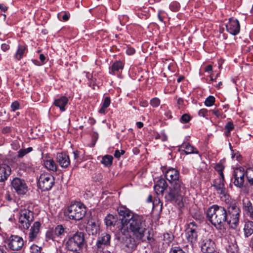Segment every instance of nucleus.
I'll use <instances>...</instances> for the list:
<instances>
[{"instance_id":"a18cd8bd","label":"nucleus","mask_w":253,"mask_h":253,"mask_svg":"<svg viewBox=\"0 0 253 253\" xmlns=\"http://www.w3.org/2000/svg\"><path fill=\"white\" fill-rule=\"evenodd\" d=\"M160 104V100L157 97H154L150 100V104L153 107H157Z\"/></svg>"},{"instance_id":"e433bc0d","label":"nucleus","mask_w":253,"mask_h":253,"mask_svg":"<svg viewBox=\"0 0 253 253\" xmlns=\"http://www.w3.org/2000/svg\"><path fill=\"white\" fill-rule=\"evenodd\" d=\"M234 128V126L232 122H228L226 123L225 126V129L226 131L225 132V134L226 136H228L230 132Z\"/></svg>"},{"instance_id":"a878e982","label":"nucleus","mask_w":253,"mask_h":253,"mask_svg":"<svg viewBox=\"0 0 253 253\" xmlns=\"http://www.w3.org/2000/svg\"><path fill=\"white\" fill-rule=\"evenodd\" d=\"M104 221L107 227L114 226L118 221V216L116 215L108 214L105 217Z\"/></svg>"},{"instance_id":"6e6552de","label":"nucleus","mask_w":253,"mask_h":253,"mask_svg":"<svg viewBox=\"0 0 253 253\" xmlns=\"http://www.w3.org/2000/svg\"><path fill=\"white\" fill-rule=\"evenodd\" d=\"M118 238L120 241L122 248L127 253H131L136 249L138 243L130 235H122Z\"/></svg>"},{"instance_id":"37998d69","label":"nucleus","mask_w":253,"mask_h":253,"mask_svg":"<svg viewBox=\"0 0 253 253\" xmlns=\"http://www.w3.org/2000/svg\"><path fill=\"white\" fill-rule=\"evenodd\" d=\"M180 8V4L177 1H173L169 4L170 9L174 12H176L179 10Z\"/></svg>"},{"instance_id":"6ab92c4d","label":"nucleus","mask_w":253,"mask_h":253,"mask_svg":"<svg viewBox=\"0 0 253 253\" xmlns=\"http://www.w3.org/2000/svg\"><path fill=\"white\" fill-rule=\"evenodd\" d=\"M111 236L107 233H104L98 237L96 242V246L98 249L102 248L103 246H108L110 245Z\"/></svg>"},{"instance_id":"ddd939ff","label":"nucleus","mask_w":253,"mask_h":253,"mask_svg":"<svg viewBox=\"0 0 253 253\" xmlns=\"http://www.w3.org/2000/svg\"><path fill=\"white\" fill-rule=\"evenodd\" d=\"M246 172L242 168L236 169L233 173L234 178V184L237 187L241 188L244 186L245 175Z\"/></svg>"},{"instance_id":"e2e57ef3","label":"nucleus","mask_w":253,"mask_h":253,"mask_svg":"<svg viewBox=\"0 0 253 253\" xmlns=\"http://www.w3.org/2000/svg\"><path fill=\"white\" fill-rule=\"evenodd\" d=\"M0 9L3 12L6 11L7 10V7L4 4L0 3Z\"/></svg>"},{"instance_id":"bb28decb","label":"nucleus","mask_w":253,"mask_h":253,"mask_svg":"<svg viewBox=\"0 0 253 253\" xmlns=\"http://www.w3.org/2000/svg\"><path fill=\"white\" fill-rule=\"evenodd\" d=\"M226 250L228 253H237L239 251V248L237 242L235 239H231L226 247Z\"/></svg>"},{"instance_id":"c85d7f7f","label":"nucleus","mask_w":253,"mask_h":253,"mask_svg":"<svg viewBox=\"0 0 253 253\" xmlns=\"http://www.w3.org/2000/svg\"><path fill=\"white\" fill-rule=\"evenodd\" d=\"M244 236L248 238L253 234V222L248 221L244 225L243 229Z\"/></svg>"},{"instance_id":"9b49d317","label":"nucleus","mask_w":253,"mask_h":253,"mask_svg":"<svg viewBox=\"0 0 253 253\" xmlns=\"http://www.w3.org/2000/svg\"><path fill=\"white\" fill-rule=\"evenodd\" d=\"M213 186L217 193L219 194L221 200L226 202L228 199L229 196L226 192L224 177H219L215 179Z\"/></svg>"},{"instance_id":"338daca9","label":"nucleus","mask_w":253,"mask_h":253,"mask_svg":"<svg viewBox=\"0 0 253 253\" xmlns=\"http://www.w3.org/2000/svg\"><path fill=\"white\" fill-rule=\"evenodd\" d=\"M136 126L138 128H140L143 127V124L141 122H138L136 123Z\"/></svg>"},{"instance_id":"393cba45","label":"nucleus","mask_w":253,"mask_h":253,"mask_svg":"<svg viewBox=\"0 0 253 253\" xmlns=\"http://www.w3.org/2000/svg\"><path fill=\"white\" fill-rule=\"evenodd\" d=\"M43 165L48 170L56 171L57 166L54 161L50 158L43 159Z\"/></svg>"},{"instance_id":"f8f14e48","label":"nucleus","mask_w":253,"mask_h":253,"mask_svg":"<svg viewBox=\"0 0 253 253\" xmlns=\"http://www.w3.org/2000/svg\"><path fill=\"white\" fill-rule=\"evenodd\" d=\"M11 184L15 192L19 195L26 194L28 190V186L25 181L20 178H14Z\"/></svg>"},{"instance_id":"bf43d9fd","label":"nucleus","mask_w":253,"mask_h":253,"mask_svg":"<svg viewBox=\"0 0 253 253\" xmlns=\"http://www.w3.org/2000/svg\"><path fill=\"white\" fill-rule=\"evenodd\" d=\"M73 154H74V158L75 160H77V159L79 158V155H80V152L78 151H74L73 152Z\"/></svg>"},{"instance_id":"8fccbe9b","label":"nucleus","mask_w":253,"mask_h":253,"mask_svg":"<svg viewBox=\"0 0 253 253\" xmlns=\"http://www.w3.org/2000/svg\"><path fill=\"white\" fill-rule=\"evenodd\" d=\"M167 13L164 10H160L158 14V17L161 22H164V19L166 17Z\"/></svg>"},{"instance_id":"79ce46f5","label":"nucleus","mask_w":253,"mask_h":253,"mask_svg":"<svg viewBox=\"0 0 253 253\" xmlns=\"http://www.w3.org/2000/svg\"><path fill=\"white\" fill-rule=\"evenodd\" d=\"M46 238L48 240H52L53 241L56 240L57 238L56 235H54V229L48 231L46 233Z\"/></svg>"},{"instance_id":"6e6d98bb","label":"nucleus","mask_w":253,"mask_h":253,"mask_svg":"<svg viewBox=\"0 0 253 253\" xmlns=\"http://www.w3.org/2000/svg\"><path fill=\"white\" fill-rule=\"evenodd\" d=\"M9 48H10V46H9V44L7 43H3L1 45V48L4 51H5L8 50L9 49Z\"/></svg>"},{"instance_id":"c756f323","label":"nucleus","mask_w":253,"mask_h":253,"mask_svg":"<svg viewBox=\"0 0 253 253\" xmlns=\"http://www.w3.org/2000/svg\"><path fill=\"white\" fill-rule=\"evenodd\" d=\"M243 211L245 214L248 216L253 209L252 204L248 199L243 200Z\"/></svg>"},{"instance_id":"412c9836","label":"nucleus","mask_w":253,"mask_h":253,"mask_svg":"<svg viewBox=\"0 0 253 253\" xmlns=\"http://www.w3.org/2000/svg\"><path fill=\"white\" fill-rule=\"evenodd\" d=\"M41 224L39 221H36L31 226L29 233V241H33L37 237L40 230Z\"/></svg>"},{"instance_id":"c03bdc74","label":"nucleus","mask_w":253,"mask_h":253,"mask_svg":"<svg viewBox=\"0 0 253 253\" xmlns=\"http://www.w3.org/2000/svg\"><path fill=\"white\" fill-rule=\"evenodd\" d=\"M249 174H253V169L252 168H249L247 169L246 172V175L247 177V178L249 182V183L251 185H253V178L250 177L249 176Z\"/></svg>"},{"instance_id":"cd10ccee","label":"nucleus","mask_w":253,"mask_h":253,"mask_svg":"<svg viewBox=\"0 0 253 253\" xmlns=\"http://www.w3.org/2000/svg\"><path fill=\"white\" fill-rule=\"evenodd\" d=\"M181 149H183V151L186 154L195 153L198 154L199 151L188 143H184L181 145Z\"/></svg>"},{"instance_id":"4c0bfd02","label":"nucleus","mask_w":253,"mask_h":253,"mask_svg":"<svg viewBox=\"0 0 253 253\" xmlns=\"http://www.w3.org/2000/svg\"><path fill=\"white\" fill-rule=\"evenodd\" d=\"M33 151V148L32 147H28L26 149H22L19 150L18 152V155L17 157L18 158H22L26 154H28L29 153Z\"/></svg>"},{"instance_id":"0e129e2a","label":"nucleus","mask_w":253,"mask_h":253,"mask_svg":"<svg viewBox=\"0 0 253 253\" xmlns=\"http://www.w3.org/2000/svg\"><path fill=\"white\" fill-rule=\"evenodd\" d=\"M40 59L42 63H43L45 60V57L43 54L40 55Z\"/></svg>"},{"instance_id":"13d9d810","label":"nucleus","mask_w":253,"mask_h":253,"mask_svg":"<svg viewBox=\"0 0 253 253\" xmlns=\"http://www.w3.org/2000/svg\"><path fill=\"white\" fill-rule=\"evenodd\" d=\"M11 129L10 127L6 126L2 129V131L3 133H9L11 131Z\"/></svg>"},{"instance_id":"aec40b11","label":"nucleus","mask_w":253,"mask_h":253,"mask_svg":"<svg viewBox=\"0 0 253 253\" xmlns=\"http://www.w3.org/2000/svg\"><path fill=\"white\" fill-rule=\"evenodd\" d=\"M11 172L10 167L5 164H0V182L7 180Z\"/></svg>"},{"instance_id":"423d86ee","label":"nucleus","mask_w":253,"mask_h":253,"mask_svg":"<svg viewBox=\"0 0 253 253\" xmlns=\"http://www.w3.org/2000/svg\"><path fill=\"white\" fill-rule=\"evenodd\" d=\"M18 226L23 230H27L34 221V212L25 208L20 210L18 213Z\"/></svg>"},{"instance_id":"72a5a7b5","label":"nucleus","mask_w":253,"mask_h":253,"mask_svg":"<svg viewBox=\"0 0 253 253\" xmlns=\"http://www.w3.org/2000/svg\"><path fill=\"white\" fill-rule=\"evenodd\" d=\"M88 228H90L92 231V234L96 233L99 229V224L98 221H89L88 223Z\"/></svg>"},{"instance_id":"4d7b16f0","label":"nucleus","mask_w":253,"mask_h":253,"mask_svg":"<svg viewBox=\"0 0 253 253\" xmlns=\"http://www.w3.org/2000/svg\"><path fill=\"white\" fill-rule=\"evenodd\" d=\"M135 52V49L132 47H128L126 50V53L128 55H132Z\"/></svg>"},{"instance_id":"3c124183","label":"nucleus","mask_w":253,"mask_h":253,"mask_svg":"<svg viewBox=\"0 0 253 253\" xmlns=\"http://www.w3.org/2000/svg\"><path fill=\"white\" fill-rule=\"evenodd\" d=\"M31 253H41V248L36 245H33L31 247Z\"/></svg>"},{"instance_id":"774afa93","label":"nucleus","mask_w":253,"mask_h":253,"mask_svg":"<svg viewBox=\"0 0 253 253\" xmlns=\"http://www.w3.org/2000/svg\"><path fill=\"white\" fill-rule=\"evenodd\" d=\"M160 139L162 140L163 141H165L167 140V137L165 135H161V136L160 137Z\"/></svg>"},{"instance_id":"f03ea898","label":"nucleus","mask_w":253,"mask_h":253,"mask_svg":"<svg viewBox=\"0 0 253 253\" xmlns=\"http://www.w3.org/2000/svg\"><path fill=\"white\" fill-rule=\"evenodd\" d=\"M165 177L172 186L165 195L166 199L170 202H179L185 192V188L179 179V171L174 168H169L166 170Z\"/></svg>"},{"instance_id":"f3484780","label":"nucleus","mask_w":253,"mask_h":253,"mask_svg":"<svg viewBox=\"0 0 253 253\" xmlns=\"http://www.w3.org/2000/svg\"><path fill=\"white\" fill-rule=\"evenodd\" d=\"M57 161L60 166L63 168H66L70 164V160L68 155L63 153H58L56 155Z\"/></svg>"},{"instance_id":"49530a36","label":"nucleus","mask_w":253,"mask_h":253,"mask_svg":"<svg viewBox=\"0 0 253 253\" xmlns=\"http://www.w3.org/2000/svg\"><path fill=\"white\" fill-rule=\"evenodd\" d=\"M230 148L232 152L231 158L233 160L236 157V160L238 161H240L241 155L239 154L238 152H234V150L232 149L231 144L229 143Z\"/></svg>"},{"instance_id":"0eeeda50","label":"nucleus","mask_w":253,"mask_h":253,"mask_svg":"<svg viewBox=\"0 0 253 253\" xmlns=\"http://www.w3.org/2000/svg\"><path fill=\"white\" fill-rule=\"evenodd\" d=\"M84 235L82 232H77L66 242V248L71 251H77L84 245Z\"/></svg>"},{"instance_id":"ea45409f","label":"nucleus","mask_w":253,"mask_h":253,"mask_svg":"<svg viewBox=\"0 0 253 253\" xmlns=\"http://www.w3.org/2000/svg\"><path fill=\"white\" fill-rule=\"evenodd\" d=\"M69 17L70 13L67 12L63 11L58 14V18L60 20L67 21L68 20Z\"/></svg>"},{"instance_id":"c9c22d12","label":"nucleus","mask_w":253,"mask_h":253,"mask_svg":"<svg viewBox=\"0 0 253 253\" xmlns=\"http://www.w3.org/2000/svg\"><path fill=\"white\" fill-rule=\"evenodd\" d=\"M174 239V236L171 233H166L163 235V240L166 244H169Z\"/></svg>"},{"instance_id":"69168bd1","label":"nucleus","mask_w":253,"mask_h":253,"mask_svg":"<svg viewBox=\"0 0 253 253\" xmlns=\"http://www.w3.org/2000/svg\"><path fill=\"white\" fill-rule=\"evenodd\" d=\"M184 100L182 98H179L177 100V103L178 105H181L183 104Z\"/></svg>"},{"instance_id":"7c9ffc66","label":"nucleus","mask_w":253,"mask_h":253,"mask_svg":"<svg viewBox=\"0 0 253 253\" xmlns=\"http://www.w3.org/2000/svg\"><path fill=\"white\" fill-rule=\"evenodd\" d=\"M110 104V98L109 97H105L101 107L99 110L98 112L100 114H104L106 112V109L109 106Z\"/></svg>"},{"instance_id":"dca6fc26","label":"nucleus","mask_w":253,"mask_h":253,"mask_svg":"<svg viewBox=\"0 0 253 253\" xmlns=\"http://www.w3.org/2000/svg\"><path fill=\"white\" fill-rule=\"evenodd\" d=\"M201 248L203 253H218L215 251L214 242L209 239H205L201 242Z\"/></svg>"},{"instance_id":"a211bd4d","label":"nucleus","mask_w":253,"mask_h":253,"mask_svg":"<svg viewBox=\"0 0 253 253\" xmlns=\"http://www.w3.org/2000/svg\"><path fill=\"white\" fill-rule=\"evenodd\" d=\"M28 49L27 46L24 44H18L15 53L14 58L16 61L20 60L23 57L26 56Z\"/></svg>"},{"instance_id":"a19ab883","label":"nucleus","mask_w":253,"mask_h":253,"mask_svg":"<svg viewBox=\"0 0 253 253\" xmlns=\"http://www.w3.org/2000/svg\"><path fill=\"white\" fill-rule=\"evenodd\" d=\"M214 102L215 97L213 96L210 95L206 99L205 104L206 106L210 107L213 105Z\"/></svg>"},{"instance_id":"09e8293b","label":"nucleus","mask_w":253,"mask_h":253,"mask_svg":"<svg viewBox=\"0 0 253 253\" xmlns=\"http://www.w3.org/2000/svg\"><path fill=\"white\" fill-rule=\"evenodd\" d=\"M190 116L187 114H185L180 118V121L183 123H187L190 120Z\"/></svg>"},{"instance_id":"9d476101","label":"nucleus","mask_w":253,"mask_h":253,"mask_svg":"<svg viewBox=\"0 0 253 253\" xmlns=\"http://www.w3.org/2000/svg\"><path fill=\"white\" fill-rule=\"evenodd\" d=\"M198 225L195 222H190L187 225L185 230L186 237L188 241L192 244L197 241Z\"/></svg>"},{"instance_id":"7ed1b4c3","label":"nucleus","mask_w":253,"mask_h":253,"mask_svg":"<svg viewBox=\"0 0 253 253\" xmlns=\"http://www.w3.org/2000/svg\"><path fill=\"white\" fill-rule=\"evenodd\" d=\"M206 217L216 228L217 226L221 227L225 222L227 223L226 209L217 205L208 208L206 211Z\"/></svg>"},{"instance_id":"2f4dec72","label":"nucleus","mask_w":253,"mask_h":253,"mask_svg":"<svg viewBox=\"0 0 253 253\" xmlns=\"http://www.w3.org/2000/svg\"><path fill=\"white\" fill-rule=\"evenodd\" d=\"M54 230V235H56L57 238H61L64 235L65 233L66 232L65 229L61 225H57Z\"/></svg>"},{"instance_id":"39448f33","label":"nucleus","mask_w":253,"mask_h":253,"mask_svg":"<svg viewBox=\"0 0 253 253\" xmlns=\"http://www.w3.org/2000/svg\"><path fill=\"white\" fill-rule=\"evenodd\" d=\"M227 224L230 228L236 229L239 223V217L241 211L235 203H231L227 207Z\"/></svg>"},{"instance_id":"052dcab7","label":"nucleus","mask_w":253,"mask_h":253,"mask_svg":"<svg viewBox=\"0 0 253 253\" xmlns=\"http://www.w3.org/2000/svg\"><path fill=\"white\" fill-rule=\"evenodd\" d=\"M212 70V67L211 65H208L205 68V71L206 72H209L211 71Z\"/></svg>"},{"instance_id":"680f3d73","label":"nucleus","mask_w":253,"mask_h":253,"mask_svg":"<svg viewBox=\"0 0 253 253\" xmlns=\"http://www.w3.org/2000/svg\"><path fill=\"white\" fill-rule=\"evenodd\" d=\"M212 112L217 117H219L220 116V113L218 110H213L212 111Z\"/></svg>"},{"instance_id":"2eb2a0df","label":"nucleus","mask_w":253,"mask_h":253,"mask_svg":"<svg viewBox=\"0 0 253 253\" xmlns=\"http://www.w3.org/2000/svg\"><path fill=\"white\" fill-rule=\"evenodd\" d=\"M226 31L232 35H237L240 30V26L238 20L233 18L229 19L226 24Z\"/></svg>"},{"instance_id":"20e7f679","label":"nucleus","mask_w":253,"mask_h":253,"mask_svg":"<svg viewBox=\"0 0 253 253\" xmlns=\"http://www.w3.org/2000/svg\"><path fill=\"white\" fill-rule=\"evenodd\" d=\"M86 212V208L84 204L77 202L71 204L65 213L70 219L79 220L85 216Z\"/></svg>"},{"instance_id":"473e14b6","label":"nucleus","mask_w":253,"mask_h":253,"mask_svg":"<svg viewBox=\"0 0 253 253\" xmlns=\"http://www.w3.org/2000/svg\"><path fill=\"white\" fill-rule=\"evenodd\" d=\"M20 167L21 169L28 172L34 171V165L30 162L22 163L20 164Z\"/></svg>"},{"instance_id":"4468645a","label":"nucleus","mask_w":253,"mask_h":253,"mask_svg":"<svg viewBox=\"0 0 253 253\" xmlns=\"http://www.w3.org/2000/svg\"><path fill=\"white\" fill-rule=\"evenodd\" d=\"M24 245L23 239L17 235H11L8 240L7 246L13 251H18L21 249Z\"/></svg>"},{"instance_id":"58836bf2","label":"nucleus","mask_w":253,"mask_h":253,"mask_svg":"<svg viewBox=\"0 0 253 253\" xmlns=\"http://www.w3.org/2000/svg\"><path fill=\"white\" fill-rule=\"evenodd\" d=\"M215 170L218 172L219 177H224L223 170L224 169V166L221 163L217 164L214 167Z\"/></svg>"},{"instance_id":"b1692460","label":"nucleus","mask_w":253,"mask_h":253,"mask_svg":"<svg viewBox=\"0 0 253 253\" xmlns=\"http://www.w3.org/2000/svg\"><path fill=\"white\" fill-rule=\"evenodd\" d=\"M124 67V63L120 60L116 61L113 63L110 67L109 73L112 75H116L121 72Z\"/></svg>"},{"instance_id":"de8ad7c7","label":"nucleus","mask_w":253,"mask_h":253,"mask_svg":"<svg viewBox=\"0 0 253 253\" xmlns=\"http://www.w3.org/2000/svg\"><path fill=\"white\" fill-rule=\"evenodd\" d=\"M169 253H186L179 247H174L171 249Z\"/></svg>"},{"instance_id":"f704fd0d","label":"nucleus","mask_w":253,"mask_h":253,"mask_svg":"<svg viewBox=\"0 0 253 253\" xmlns=\"http://www.w3.org/2000/svg\"><path fill=\"white\" fill-rule=\"evenodd\" d=\"M113 159V158L112 156L106 155L102 158L101 162L105 166H110L112 164Z\"/></svg>"},{"instance_id":"603ef678","label":"nucleus","mask_w":253,"mask_h":253,"mask_svg":"<svg viewBox=\"0 0 253 253\" xmlns=\"http://www.w3.org/2000/svg\"><path fill=\"white\" fill-rule=\"evenodd\" d=\"M11 108L12 111H13V112L19 109V103L17 101H14L13 102H12L11 103Z\"/></svg>"},{"instance_id":"f257e3e1","label":"nucleus","mask_w":253,"mask_h":253,"mask_svg":"<svg viewBox=\"0 0 253 253\" xmlns=\"http://www.w3.org/2000/svg\"><path fill=\"white\" fill-rule=\"evenodd\" d=\"M122 223L124 226H126L137 240L146 241L150 238L147 235L149 231L146 224L145 220L141 215L135 214L128 209L122 207L118 209Z\"/></svg>"},{"instance_id":"5701e85b","label":"nucleus","mask_w":253,"mask_h":253,"mask_svg":"<svg viewBox=\"0 0 253 253\" xmlns=\"http://www.w3.org/2000/svg\"><path fill=\"white\" fill-rule=\"evenodd\" d=\"M68 102V98L65 96H62L54 100L53 105L58 107L61 112L66 110V106Z\"/></svg>"},{"instance_id":"4be33fe9","label":"nucleus","mask_w":253,"mask_h":253,"mask_svg":"<svg viewBox=\"0 0 253 253\" xmlns=\"http://www.w3.org/2000/svg\"><path fill=\"white\" fill-rule=\"evenodd\" d=\"M167 187L168 184L166 181L163 178H161L157 181L154 189L157 195H163Z\"/></svg>"},{"instance_id":"1a4fd4ad","label":"nucleus","mask_w":253,"mask_h":253,"mask_svg":"<svg viewBox=\"0 0 253 253\" xmlns=\"http://www.w3.org/2000/svg\"><path fill=\"white\" fill-rule=\"evenodd\" d=\"M54 184V177L47 173L41 174L38 185L42 191H48L51 189Z\"/></svg>"},{"instance_id":"864d4df0","label":"nucleus","mask_w":253,"mask_h":253,"mask_svg":"<svg viewBox=\"0 0 253 253\" xmlns=\"http://www.w3.org/2000/svg\"><path fill=\"white\" fill-rule=\"evenodd\" d=\"M125 151L123 150H116L114 153V156L115 158L119 159L122 155L125 154Z\"/></svg>"},{"instance_id":"5fc2aeb1","label":"nucleus","mask_w":253,"mask_h":253,"mask_svg":"<svg viewBox=\"0 0 253 253\" xmlns=\"http://www.w3.org/2000/svg\"><path fill=\"white\" fill-rule=\"evenodd\" d=\"M198 114L200 116L205 117L208 115V110L206 109H202L199 110Z\"/></svg>"}]
</instances>
